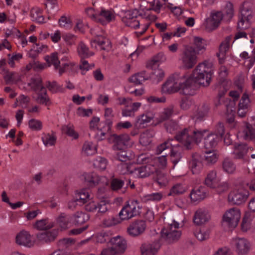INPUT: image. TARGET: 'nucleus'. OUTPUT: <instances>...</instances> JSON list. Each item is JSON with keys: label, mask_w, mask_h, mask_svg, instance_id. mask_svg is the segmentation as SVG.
Returning <instances> with one entry per match:
<instances>
[{"label": "nucleus", "mask_w": 255, "mask_h": 255, "mask_svg": "<svg viewBox=\"0 0 255 255\" xmlns=\"http://www.w3.org/2000/svg\"><path fill=\"white\" fill-rule=\"evenodd\" d=\"M248 3L244 2L243 5V8L241 9V15L239 16V19L238 23L237 28L243 29L245 27L244 23L245 21L249 22L252 18V10L249 8Z\"/></svg>", "instance_id": "ddd939ff"}, {"label": "nucleus", "mask_w": 255, "mask_h": 255, "mask_svg": "<svg viewBox=\"0 0 255 255\" xmlns=\"http://www.w3.org/2000/svg\"><path fill=\"white\" fill-rule=\"evenodd\" d=\"M109 142L114 143L113 149H122L125 148L127 143L129 140L128 135L127 134L118 135L117 134H112L108 138Z\"/></svg>", "instance_id": "1a4fd4ad"}, {"label": "nucleus", "mask_w": 255, "mask_h": 255, "mask_svg": "<svg viewBox=\"0 0 255 255\" xmlns=\"http://www.w3.org/2000/svg\"><path fill=\"white\" fill-rule=\"evenodd\" d=\"M181 59L184 67L187 69L193 68L197 62L195 49L191 46L185 47Z\"/></svg>", "instance_id": "39448f33"}, {"label": "nucleus", "mask_w": 255, "mask_h": 255, "mask_svg": "<svg viewBox=\"0 0 255 255\" xmlns=\"http://www.w3.org/2000/svg\"><path fill=\"white\" fill-rule=\"evenodd\" d=\"M72 220L71 216L65 213H61L57 218V222L61 230H65L68 228L70 221Z\"/></svg>", "instance_id": "4c0bfd02"}, {"label": "nucleus", "mask_w": 255, "mask_h": 255, "mask_svg": "<svg viewBox=\"0 0 255 255\" xmlns=\"http://www.w3.org/2000/svg\"><path fill=\"white\" fill-rule=\"evenodd\" d=\"M222 165L224 170L228 173H233L236 170L235 165L228 158H226L224 160Z\"/></svg>", "instance_id": "603ef678"}, {"label": "nucleus", "mask_w": 255, "mask_h": 255, "mask_svg": "<svg viewBox=\"0 0 255 255\" xmlns=\"http://www.w3.org/2000/svg\"><path fill=\"white\" fill-rule=\"evenodd\" d=\"M223 18V14L221 11L211 12L204 23L206 29L209 31L216 29L219 26Z\"/></svg>", "instance_id": "0eeeda50"}, {"label": "nucleus", "mask_w": 255, "mask_h": 255, "mask_svg": "<svg viewBox=\"0 0 255 255\" xmlns=\"http://www.w3.org/2000/svg\"><path fill=\"white\" fill-rule=\"evenodd\" d=\"M54 226L52 222H49L48 219H44L37 221L34 225V227L39 230H47Z\"/></svg>", "instance_id": "c9c22d12"}, {"label": "nucleus", "mask_w": 255, "mask_h": 255, "mask_svg": "<svg viewBox=\"0 0 255 255\" xmlns=\"http://www.w3.org/2000/svg\"><path fill=\"white\" fill-rule=\"evenodd\" d=\"M90 16L104 25L107 22H109L112 20V13L109 10L102 9L98 15L92 14Z\"/></svg>", "instance_id": "aec40b11"}, {"label": "nucleus", "mask_w": 255, "mask_h": 255, "mask_svg": "<svg viewBox=\"0 0 255 255\" xmlns=\"http://www.w3.org/2000/svg\"><path fill=\"white\" fill-rule=\"evenodd\" d=\"M192 99L190 97H183L180 102V107L183 110H187L193 104Z\"/></svg>", "instance_id": "bf43d9fd"}, {"label": "nucleus", "mask_w": 255, "mask_h": 255, "mask_svg": "<svg viewBox=\"0 0 255 255\" xmlns=\"http://www.w3.org/2000/svg\"><path fill=\"white\" fill-rule=\"evenodd\" d=\"M212 67V63L208 61L200 63L192 75L186 80L184 74L175 73L163 85L162 90L170 94L181 89L180 92L186 96L193 95L195 93V83L204 87L209 85L213 73Z\"/></svg>", "instance_id": "f257e3e1"}, {"label": "nucleus", "mask_w": 255, "mask_h": 255, "mask_svg": "<svg viewBox=\"0 0 255 255\" xmlns=\"http://www.w3.org/2000/svg\"><path fill=\"white\" fill-rule=\"evenodd\" d=\"M107 165V159L101 156L97 157L93 161V165L94 167L100 170H105L106 168Z\"/></svg>", "instance_id": "09e8293b"}, {"label": "nucleus", "mask_w": 255, "mask_h": 255, "mask_svg": "<svg viewBox=\"0 0 255 255\" xmlns=\"http://www.w3.org/2000/svg\"><path fill=\"white\" fill-rule=\"evenodd\" d=\"M114 151L115 158L123 162H126L132 158L131 154L125 150L124 148H122V149L114 150Z\"/></svg>", "instance_id": "cd10ccee"}, {"label": "nucleus", "mask_w": 255, "mask_h": 255, "mask_svg": "<svg viewBox=\"0 0 255 255\" xmlns=\"http://www.w3.org/2000/svg\"><path fill=\"white\" fill-rule=\"evenodd\" d=\"M194 44L195 49L198 51H205L206 49V42L205 39L200 37H194Z\"/></svg>", "instance_id": "5fc2aeb1"}, {"label": "nucleus", "mask_w": 255, "mask_h": 255, "mask_svg": "<svg viewBox=\"0 0 255 255\" xmlns=\"http://www.w3.org/2000/svg\"><path fill=\"white\" fill-rule=\"evenodd\" d=\"M45 60L48 67L53 65L54 66L55 69L56 70L59 68L60 61L58 57V53L57 52L52 53L50 55L45 56Z\"/></svg>", "instance_id": "e433bc0d"}, {"label": "nucleus", "mask_w": 255, "mask_h": 255, "mask_svg": "<svg viewBox=\"0 0 255 255\" xmlns=\"http://www.w3.org/2000/svg\"><path fill=\"white\" fill-rule=\"evenodd\" d=\"M181 235V231H170L168 230H162L161 231V238L169 244L178 241Z\"/></svg>", "instance_id": "dca6fc26"}, {"label": "nucleus", "mask_w": 255, "mask_h": 255, "mask_svg": "<svg viewBox=\"0 0 255 255\" xmlns=\"http://www.w3.org/2000/svg\"><path fill=\"white\" fill-rule=\"evenodd\" d=\"M241 218L239 209L233 208L228 210L223 217V224L229 228H236Z\"/></svg>", "instance_id": "20e7f679"}, {"label": "nucleus", "mask_w": 255, "mask_h": 255, "mask_svg": "<svg viewBox=\"0 0 255 255\" xmlns=\"http://www.w3.org/2000/svg\"><path fill=\"white\" fill-rule=\"evenodd\" d=\"M176 140L182 143L184 147L187 150L192 148V137L190 134V128H185L175 136Z\"/></svg>", "instance_id": "9d476101"}, {"label": "nucleus", "mask_w": 255, "mask_h": 255, "mask_svg": "<svg viewBox=\"0 0 255 255\" xmlns=\"http://www.w3.org/2000/svg\"><path fill=\"white\" fill-rule=\"evenodd\" d=\"M236 252L239 255H246L251 249L250 243L245 238H237L233 240Z\"/></svg>", "instance_id": "f8f14e48"}, {"label": "nucleus", "mask_w": 255, "mask_h": 255, "mask_svg": "<svg viewBox=\"0 0 255 255\" xmlns=\"http://www.w3.org/2000/svg\"><path fill=\"white\" fill-rule=\"evenodd\" d=\"M0 73L3 75L6 84L16 83L20 80L19 75L15 72H9L5 69H3V72H0Z\"/></svg>", "instance_id": "393cba45"}, {"label": "nucleus", "mask_w": 255, "mask_h": 255, "mask_svg": "<svg viewBox=\"0 0 255 255\" xmlns=\"http://www.w3.org/2000/svg\"><path fill=\"white\" fill-rule=\"evenodd\" d=\"M125 181L118 178L113 179L111 183V187L113 190L117 191L123 187Z\"/></svg>", "instance_id": "680f3d73"}, {"label": "nucleus", "mask_w": 255, "mask_h": 255, "mask_svg": "<svg viewBox=\"0 0 255 255\" xmlns=\"http://www.w3.org/2000/svg\"><path fill=\"white\" fill-rule=\"evenodd\" d=\"M201 160L202 158L199 154L194 153L192 154L189 166L193 174H198L202 168Z\"/></svg>", "instance_id": "2eb2a0df"}, {"label": "nucleus", "mask_w": 255, "mask_h": 255, "mask_svg": "<svg viewBox=\"0 0 255 255\" xmlns=\"http://www.w3.org/2000/svg\"><path fill=\"white\" fill-rule=\"evenodd\" d=\"M173 112V110L172 107L164 109L163 111L160 114L159 117L157 118L158 123H160L169 119L172 116Z\"/></svg>", "instance_id": "49530a36"}, {"label": "nucleus", "mask_w": 255, "mask_h": 255, "mask_svg": "<svg viewBox=\"0 0 255 255\" xmlns=\"http://www.w3.org/2000/svg\"><path fill=\"white\" fill-rule=\"evenodd\" d=\"M232 39V35L228 36L220 45L219 53H217V55L219 58V61L220 64H222L224 61L226 53L229 50Z\"/></svg>", "instance_id": "f3484780"}, {"label": "nucleus", "mask_w": 255, "mask_h": 255, "mask_svg": "<svg viewBox=\"0 0 255 255\" xmlns=\"http://www.w3.org/2000/svg\"><path fill=\"white\" fill-rule=\"evenodd\" d=\"M113 110L111 108H106L105 111V117L106 120L104 123H101L100 125L102 124L104 125L103 128L100 129L102 130L103 129L105 131H110L113 124L112 119L114 115L112 114Z\"/></svg>", "instance_id": "5701e85b"}, {"label": "nucleus", "mask_w": 255, "mask_h": 255, "mask_svg": "<svg viewBox=\"0 0 255 255\" xmlns=\"http://www.w3.org/2000/svg\"><path fill=\"white\" fill-rule=\"evenodd\" d=\"M172 141H173V139H168L163 143L159 145L156 148V153L157 154H159L168 148H170L171 150V148L174 146V145L172 143Z\"/></svg>", "instance_id": "3c124183"}, {"label": "nucleus", "mask_w": 255, "mask_h": 255, "mask_svg": "<svg viewBox=\"0 0 255 255\" xmlns=\"http://www.w3.org/2000/svg\"><path fill=\"white\" fill-rule=\"evenodd\" d=\"M94 39L98 43L100 50L108 51L111 48L110 40L102 35H97Z\"/></svg>", "instance_id": "c756f323"}, {"label": "nucleus", "mask_w": 255, "mask_h": 255, "mask_svg": "<svg viewBox=\"0 0 255 255\" xmlns=\"http://www.w3.org/2000/svg\"><path fill=\"white\" fill-rule=\"evenodd\" d=\"M154 114L152 112H146L145 114H143L137 118L136 126H137V125L141 126L145 123H149L154 118Z\"/></svg>", "instance_id": "58836bf2"}, {"label": "nucleus", "mask_w": 255, "mask_h": 255, "mask_svg": "<svg viewBox=\"0 0 255 255\" xmlns=\"http://www.w3.org/2000/svg\"><path fill=\"white\" fill-rule=\"evenodd\" d=\"M85 204V209L88 212H94L98 209V202L89 201L88 203Z\"/></svg>", "instance_id": "774afa93"}, {"label": "nucleus", "mask_w": 255, "mask_h": 255, "mask_svg": "<svg viewBox=\"0 0 255 255\" xmlns=\"http://www.w3.org/2000/svg\"><path fill=\"white\" fill-rule=\"evenodd\" d=\"M162 195L161 193L156 192L152 194H147L143 196L142 197V200L146 202L148 201H159L162 198Z\"/></svg>", "instance_id": "4d7b16f0"}, {"label": "nucleus", "mask_w": 255, "mask_h": 255, "mask_svg": "<svg viewBox=\"0 0 255 255\" xmlns=\"http://www.w3.org/2000/svg\"><path fill=\"white\" fill-rule=\"evenodd\" d=\"M137 161L138 163L143 165L134 168L131 171L132 174L138 178H146L157 173V166L155 165V161L152 159V156L146 154H141L138 155Z\"/></svg>", "instance_id": "f03ea898"}, {"label": "nucleus", "mask_w": 255, "mask_h": 255, "mask_svg": "<svg viewBox=\"0 0 255 255\" xmlns=\"http://www.w3.org/2000/svg\"><path fill=\"white\" fill-rule=\"evenodd\" d=\"M111 239L109 233L105 231L99 233L97 236V241L100 243H104L108 241L110 242Z\"/></svg>", "instance_id": "e2e57ef3"}, {"label": "nucleus", "mask_w": 255, "mask_h": 255, "mask_svg": "<svg viewBox=\"0 0 255 255\" xmlns=\"http://www.w3.org/2000/svg\"><path fill=\"white\" fill-rule=\"evenodd\" d=\"M185 188L181 184H176L174 185L170 190L169 195L176 196L184 193Z\"/></svg>", "instance_id": "13d9d810"}, {"label": "nucleus", "mask_w": 255, "mask_h": 255, "mask_svg": "<svg viewBox=\"0 0 255 255\" xmlns=\"http://www.w3.org/2000/svg\"><path fill=\"white\" fill-rule=\"evenodd\" d=\"M28 85L31 89L36 92L37 91L42 92L45 88L42 85V80L39 76H35L31 78Z\"/></svg>", "instance_id": "7c9ffc66"}, {"label": "nucleus", "mask_w": 255, "mask_h": 255, "mask_svg": "<svg viewBox=\"0 0 255 255\" xmlns=\"http://www.w3.org/2000/svg\"><path fill=\"white\" fill-rule=\"evenodd\" d=\"M37 97L35 98V101L39 104L49 106L51 104L50 100L47 94L46 89L42 92L39 91L36 94Z\"/></svg>", "instance_id": "2f4dec72"}, {"label": "nucleus", "mask_w": 255, "mask_h": 255, "mask_svg": "<svg viewBox=\"0 0 255 255\" xmlns=\"http://www.w3.org/2000/svg\"><path fill=\"white\" fill-rule=\"evenodd\" d=\"M209 215L205 210L198 209L195 213L193 220L197 225H201L207 222L209 219Z\"/></svg>", "instance_id": "4be33fe9"}, {"label": "nucleus", "mask_w": 255, "mask_h": 255, "mask_svg": "<svg viewBox=\"0 0 255 255\" xmlns=\"http://www.w3.org/2000/svg\"><path fill=\"white\" fill-rule=\"evenodd\" d=\"M139 15H140V13L136 9L128 10L126 11L125 17L123 20L128 26L133 29H137L140 26L139 20L136 19L137 16Z\"/></svg>", "instance_id": "9b49d317"}, {"label": "nucleus", "mask_w": 255, "mask_h": 255, "mask_svg": "<svg viewBox=\"0 0 255 255\" xmlns=\"http://www.w3.org/2000/svg\"><path fill=\"white\" fill-rule=\"evenodd\" d=\"M203 158L207 163L214 164L217 162L218 155L215 152V151L211 150L205 152Z\"/></svg>", "instance_id": "8fccbe9b"}, {"label": "nucleus", "mask_w": 255, "mask_h": 255, "mask_svg": "<svg viewBox=\"0 0 255 255\" xmlns=\"http://www.w3.org/2000/svg\"><path fill=\"white\" fill-rule=\"evenodd\" d=\"M76 201L80 203V206L86 204L90 201V194L86 189H82L75 194Z\"/></svg>", "instance_id": "473e14b6"}, {"label": "nucleus", "mask_w": 255, "mask_h": 255, "mask_svg": "<svg viewBox=\"0 0 255 255\" xmlns=\"http://www.w3.org/2000/svg\"><path fill=\"white\" fill-rule=\"evenodd\" d=\"M42 140L45 146L54 145L56 141V137L53 134H45L42 137Z\"/></svg>", "instance_id": "6e6d98bb"}, {"label": "nucleus", "mask_w": 255, "mask_h": 255, "mask_svg": "<svg viewBox=\"0 0 255 255\" xmlns=\"http://www.w3.org/2000/svg\"><path fill=\"white\" fill-rule=\"evenodd\" d=\"M160 245L158 242L152 244H144L141 247L142 255H154L160 248Z\"/></svg>", "instance_id": "412c9836"}, {"label": "nucleus", "mask_w": 255, "mask_h": 255, "mask_svg": "<svg viewBox=\"0 0 255 255\" xmlns=\"http://www.w3.org/2000/svg\"><path fill=\"white\" fill-rule=\"evenodd\" d=\"M110 244L118 255L124 253L127 249V241L119 236L111 238Z\"/></svg>", "instance_id": "4468645a"}, {"label": "nucleus", "mask_w": 255, "mask_h": 255, "mask_svg": "<svg viewBox=\"0 0 255 255\" xmlns=\"http://www.w3.org/2000/svg\"><path fill=\"white\" fill-rule=\"evenodd\" d=\"M82 150L84 153L87 156L92 155L96 152V148L89 142L84 144Z\"/></svg>", "instance_id": "052dcab7"}, {"label": "nucleus", "mask_w": 255, "mask_h": 255, "mask_svg": "<svg viewBox=\"0 0 255 255\" xmlns=\"http://www.w3.org/2000/svg\"><path fill=\"white\" fill-rule=\"evenodd\" d=\"M217 177V172L212 170L207 173L205 179V184L211 188H216L215 181Z\"/></svg>", "instance_id": "ea45409f"}, {"label": "nucleus", "mask_w": 255, "mask_h": 255, "mask_svg": "<svg viewBox=\"0 0 255 255\" xmlns=\"http://www.w3.org/2000/svg\"><path fill=\"white\" fill-rule=\"evenodd\" d=\"M146 227L144 221L138 220L132 222L127 228L128 234L132 237H136L142 234Z\"/></svg>", "instance_id": "6e6552de"}, {"label": "nucleus", "mask_w": 255, "mask_h": 255, "mask_svg": "<svg viewBox=\"0 0 255 255\" xmlns=\"http://www.w3.org/2000/svg\"><path fill=\"white\" fill-rule=\"evenodd\" d=\"M254 200L255 198H253L250 201L248 207L249 210L245 212L243 219L251 221H253L255 217V207H254Z\"/></svg>", "instance_id": "a18cd8bd"}, {"label": "nucleus", "mask_w": 255, "mask_h": 255, "mask_svg": "<svg viewBox=\"0 0 255 255\" xmlns=\"http://www.w3.org/2000/svg\"><path fill=\"white\" fill-rule=\"evenodd\" d=\"M207 195L206 189L202 186L192 190L190 193V198L192 201L197 202L203 200Z\"/></svg>", "instance_id": "b1692460"}, {"label": "nucleus", "mask_w": 255, "mask_h": 255, "mask_svg": "<svg viewBox=\"0 0 255 255\" xmlns=\"http://www.w3.org/2000/svg\"><path fill=\"white\" fill-rule=\"evenodd\" d=\"M166 131L170 133H175L179 129V126L174 121H169L164 124Z\"/></svg>", "instance_id": "864d4df0"}, {"label": "nucleus", "mask_w": 255, "mask_h": 255, "mask_svg": "<svg viewBox=\"0 0 255 255\" xmlns=\"http://www.w3.org/2000/svg\"><path fill=\"white\" fill-rule=\"evenodd\" d=\"M180 146L179 144L175 145L170 150L171 161L175 166L181 159L182 155L180 151L177 150L178 147Z\"/></svg>", "instance_id": "de8ad7c7"}, {"label": "nucleus", "mask_w": 255, "mask_h": 255, "mask_svg": "<svg viewBox=\"0 0 255 255\" xmlns=\"http://www.w3.org/2000/svg\"><path fill=\"white\" fill-rule=\"evenodd\" d=\"M219 137L215 133L208 135L204 139V147L206 149H212L215 148L218 144Z\"/></svg>", "instance_id": "bb28decb"}, {"label": "nucleus", "mask_w": 255, "mask_h": 255, "mask_svg": "<svg viewBox=\"0 0 255 255\" xmlns=\"http://www.w3.org/2000/svg\"><path fill=\"white\" fill-rule=\"evenodd\" d=\"M79 55L82 58H87L94 55V53L90 51L89 48L83 42H80L78 46Z\"/></svg>", "instance_id": "a19ab883"}, {"label": "nucleus", "mask_w": 255, "mask_h": 255, "mask_svg": "<svg viewBox=\"0 0 255 255\" xmlns=\"http://www.w3.org/2000/svg\"><path fill=\"white\" fill-rule=\"evenodd\" d=\"M141 207L137 200H130L126 202V204L123 207L119 213L121 220H129L140 214Z\"/></svg>", "instance_id": "7ed1b4c3"}, {"label": "nucleus", "mask_w": 255, "mask_h": 255, "mask_svg": "<svg viewBox=\"0 0 255 255\" xmlns=\"http://www.w3.org/2000/svg\"><path fill=\"white\" fill-rule=\"evenodd\" d=\"M248 196V191L240 187L231 192L228 195V200L232 204L240 205L246 201Z\"/></svg>", "instance_id": "423d86ee"}, {"label": "nucleus", "mask_w": 255, "mask_h": 255, "mask_svg": "<svg viewBox=\"0 0 255 255\" xmlns=\"http://www.w3.org/2000/svg\"><path fill=\"white\" fill-rule=\"evenodd\" d=\"M83 176L87 185L91 187L96 186L100 181V177L94 172L85 173Z\"/></svg>", "instance_id": "c85d7f7f"}, {"label": "nucleus", "mask_w": 255, "mask_h": 255, "mask_svg": "<svg viewBox=\"0 0 255 255\" xmlns=\"http://www.w3.org/2000/svg\"><path fill=\"white\" fill-rule=\"evenodd\" d=\"M234 147V151L233 152V154L235 155V158L237 159L244 158V155L249 152L250 150H254L253 147H247V145L244 143H236Z\"/></svg>", "instance_id": "6ab92c4d"}, {"label": "nucleus", "mask_w": 255, "mask_h": 255, "mask_svg": "<svg viewBox=\"0 0 255 255\" xmlns=\"http://www.w3.org/2000/svg\"><path fill=\"white\" fill-rule=\"evenodd\" d=\"M30 17L31 20L38 23L44 22V17L42 15L41 10L38 7L32 8L30 10Z\"/></svg>", "instance_id": "72a5a7b5"}, {"label": "nucleus", "mask_w": 255, "mask_h": 255, "mask_svg": "<svg viewBox=\"0 0 255 255\" xmlns=\"http://www.w3.org/2000/svg\"><path fill=\"white\" fill-rule=\"evenodd\" d=\"M110 206V203L108 200H104L98 202V213L103 214L106 213L108 210V208Z\"/></svg>", "instance_id": "0e129e2a"}, {"label": "nucleus", "mask_w": 255, "mask_h": 255, "mask_svg": "<svg viewBox=\"0 0 255 255\" xmlns=\"http://www.w3.org/2000/svg\"><path fill=\"white\" fill-rule=\"evenodd\" d=\"M239 135L245 140H254L255 139V128L252 125L247 123L245 128L243 131L239 132Z\"/></svg>", "instance_id": "a878e982"}, {"label": "nucleus", "mask_w": 255, "mask_h": 255, "mask_svg": "<svg viewBox=\"0 0 255 255\" xmlns=\"http://www.w3.org/2000/svg\"><path fill=\"white\" fill-rule=\"evenodd\" d=\"M145 74L146 72L145 71L136 73L129 78V81L135 85H140L143 81L147 79L145 77Z\"/></svg>", "instance_id": "79ce46f5"}, {"label": "nucleus", "mask_w": 255, "mask_h": 255, "mask_svg": "<svg viewBox=\"0 0 255 255\" xmlns=\"http://www.w3.org/2000/svg\"><path fill=\"white\" fill-rule=\"evenodd\" d=\"M62 131L68 135L72 137L74 139H77L78 137V134L75 130L67 126L62 127Z\"/></svg>", "instance_id": "338daca9"}, {"label": "nucleus", "mask_w": 255, "mask_h": 255, "mask_svg": "<svg viewBox=\"0 0 255 255\" xmlns=\"http://www.w3.org/2000/svg\"><path fill=\"white\" fill-rule=\"evenodd\" d=\"M71 218L75 225H82L89 219V215L82 212H76Z\"/></svg>", "instance_id": "f704fd0d"}, {"label": "nucleus", "mask_w": 255, "mask_h": 255, "mask_svg": "<svg viewBox=\"0 0 255 255\" xmlns=\"http://www.w3.org/2000/svg\"><path fill=\"white\" fill-rule=\"evenodd\" d=\"M164 76V73L161 69H154V71L152 72L151 78L156 80L157 82L162 80Z\"/></svg>", "instance_id": "69168bd1"}, {"label": "nucleus", "mask_w": 255, "mask_h": 255, "mask_svg": "<svg viewBox=\"0 0 255 255\" xmlns=\"http://www.w3.org/2000/svg\"><path fill=\"white\" fill-rule=\"evenodd\" d=\"M164 59L163 54L159 53L153 57V58L147 63V67L153 69L156 66H158L159 63L164 61Z\"/></svg>", "instance_id": "37998d69"}, {"label": "nucleus", "mask_w": 255, "mask_h": 255, "mask_svg": "<svg viewBox=\"0 0 255 255\" xmlns=\"http://www.w3.org/2000/svg\"><path fill=\"white\" fill-rule=\"evenodd\" d=\"M207 132L206 130H201L198 129H191L190 128V134L192 137V142L194 141L196 143H199L201 141L204 134Z\"/></svg>", "instance_id": "c03bdc74"}, {"label": "nucleus", "mask_w": 255, "mask_h": 255, "mask_svg": "<svg viewBox=\"0 0 255 255\" xmlns=\"http://www.w3.org/2000/svg\"><path fill=\"white\" fill-rule=\"evenodd\" d=\"M16 243L19 245L30 247L32 245L31 237L29 233L24 230L20 232L16 236Z\"/></svg>", "instance_id": "a211bd4d"}]
</instances>
